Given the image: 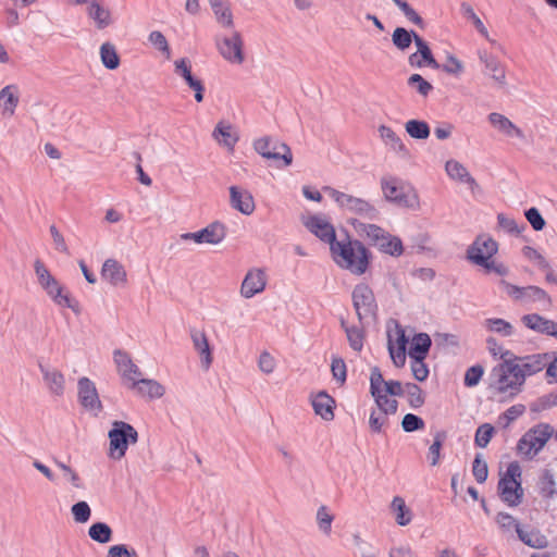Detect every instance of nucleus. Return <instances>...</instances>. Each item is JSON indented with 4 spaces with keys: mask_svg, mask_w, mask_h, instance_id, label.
Masks as SVG:
<instances>
[{
    "mask_svg": "<svg viewBox=\"0 0 557 557\" xmlns=\"http://www.w3.org/2000/svg\"><path fill=\"white\" fill-rule=\"evenodd\" d=\"M497 495L503 503L509 507H517L523 502L524 490L522 483H511L499 479L497 483Z\"/></svg>",
    "mask_w": 557,
    "mask_h": 557,
    "instance_id": "nucleus-17",
    "label": "nucleus"
},
{
    "mask_svg": "<svg viewBox=\"0 0 557 557\" xmlns=\"http://www.w3.org/2000/svg\"><path fill=\"white\" fill-rule=\"evenodd\" d=\"M447 440V432L438 430L434 434L433 443L429 447V458L431 466H437L441 460V450Z\"/></svg>",
    "mask_w": 557,
    "mask_h": 557,
    "instance_id": "nucleus-42",
    "label": "nucleus"
},
{
    "mask_svg": "<svg viewBox=\"0 0 557 557\" xmlns=\"http://www.w3.org/2000/svg\"><path fill=\"white\" fill-rule=\"evenodd\" d=\"M408 62L412 67H423L430 66L433 70H440L441 64L435 60L432 50H428L426 52L416 51L411 53L408 58Z\"/></svg>",
    "mask_w": 557,
    "mask_h": 557,
    "instance_id": "nucleus-37",
    "label": "nucleus"
},
{
    "mask_svg": "<svg viewBox=\"0 0 557 557\" xmlns=\"http://www.w3.org/2000/svg\"><path fill=\"white\" fill-rule=\"evenodd\" d=\"M553 437V426L548 423H539L529 429L518 441L517 451L527 459H533Z\"/></svg>",
    "mask_w": 557,
    "mask_h": 557,
    "instance_id": "nucleus-6",
    "label": "nucleus"
},
{
    "mask_svg": "<svg viewBox=\"0 0 557 557\" xmlns=\"http://www.w3.org/2000/svg\"><path fill=\"white\" fill-rule=\"evenodd\" d=\"M497 224L500 228L511 235H518L525 228V224L523 222L521 223V226H519L516 220L508 218L504 213H498Z\"/></svg>",
    "mask_w": 557,
    "mask_h": 557,
    "instance_id": "nucleus-58",
    "label": "nucleus"
},
{
    "mask_svg": "<svg viewBox=\"0 0 557 557\" xmlns=\"http://www.w3.org/2000/svg\"><path fill=\"white\" fill-rule=\"evenodd\" d=\"M472 474L479 484L485 483L488 478V466L481 453H476L474 456L472 461Z\"/></svg>",
    "mask_w": 557,
    "mask_h": 557,
    "instance_id": "nucleus-50",
    "label": "nucleus"
},
{
    "mask_svg": "<svg viewBox=\"0 0 557 557\" xmlns=\"http://www.w3.org/2000/svg\"><path fill=\"white\" fill-rule=\"evenodd\" d=\"M225 237L226 226L219 221H214L197 232L183 233L181 235L182 240H194L196 244L210 245H218L222 243Z\"/></svg>",
    "mask_w": 557,
    "mask_h": 557,
    "instance_id": "nucleus-11",
    "label": "nucleus"
},
{
    "mask_svg": "<svg viewBox=\"0 0 557 557\" xmlns=\"http://www.w3.org/2000/svg\"><path fill=\"white\" fill-rule=\"evenodd\" d=\"M310 403L317 416H320L325 421L334 419L336 401L326 391H319L315 394L311 393Z\"/></svg>",
    "mask_w": 557,
    "mask_h": 557,
    "instance_id": "nucleus-16",
    "label": "nucleus"
},
{
    "mask_svg": "<svg viewBox=\"0 0 557 557\" xmlns=\"http://www.w3.org/2000/svg\"><path fill=\"white\" fill-rule=\"evenodd\" d=\"M484 323L490 332L497 333L502 336H511L513 334V326L504 319L491 318L486 319Z\"/></svg>",
    "mask_w": 557,
    "mask_h": 557,
    "instance_id": "nucleus-49",
    "label": "nucleus"
},
{
    "mask_svg": "<svg viewBox=\"0 0 557 557\" xmlns=\"http://www.w3.org/2000/svg\"><path fill=\"white\" fill-rule=\"evenodd\" d=\"M108 456L113 460H120L125 456L129 445L138 442L139 435L137 430L131 423L122 420H114L108 432Z\"/></svg>",
    "mask_w": 557,
    "mask_h": 557,
    "instance_id": "nucleus-4",
    "label": "nucleus"
},
{
    "mask_svg": "<svg viewBox=\"0 0 557 557\" xmlns=\"http://www.w3.org/2000/svg\"><path fill=\"white\" fill-rule=\"evenodd\" d=\"M524 411L525 407L523 405H513L499 414L498 422L503 425V428H507L511 422L522 416Z\"/></svg>",
    "mask_w": 557,
    "mask_h": 557,
    "instance_id": "nucleus-59",
    "label": "nucleus"
},
{
    "mask_svg": "<svg viewBox=\"0 0 557 557\" xmlns=\"http://www.w3.org/2000/svg\"><path fill=\"white\" fill-rule=\"evenodd\" d=\"M351 298L358 320L361 324H363L364 320L370 318L374 319L376 317L379 307L374 293L368 284H357L354 287Z\"/></svg>",
    "mask_w": 557,
    "mask_h": 557,
    "instance_id": "nucleus-9",
    "label": "nucleus"
},
{
    "mask_svg": "<svg viewBox=\"0 0 557 557\" xmlns=\"http://www.w3.org/2000/svg\"><path fill=\"white\" fill-rule=\"evenodd\" d=\"M414 36L416 30L398 26L393 32L392 41L398 50L405 51L411 46Z\"/></svg>",
    "mask_w": 557,
    "mask_h": 557,
    "instance_id": "nucleus-39",
    "label": "nucleus"
},
{
    "mask_svg": "<svg viewBox=\"0 0 557 557\" xmlns=\"http://www.w3.org/2000/svg\"><path fill=\"white\" fill-rule=\"evenodd\" d=\"M322 190L327 194L344 211L357 214L363 219L375 221L380 218V211L370 201L339 191L331 186H323Z\"/></svg>",
    "mask_w": 557,
    "mask_h": 557,
    "instance_id": "nucleus-5",
    "label": "nucleus"
},
{
    "mask_svg": "<svg viewBox=\"0 0 557 557\" xmlns=\"http://www.w3.org/2000/svg\"><path fill=\"white\" fill-rule=\"evenodd\" d=\"M330 250L335 263L355 275L364 274L373 258L372 252L362 242L349 237L346 243L335 242Z\"/></svg>",
    "mask_w": 557,
    "mask_h": 557,
    "instance_id": "nucleus-1",
    "label": "nucleus"
},
{
    "mask_svg": "<svg viewBox=\"0 0 557 557\" xmlns=\"http://www.w3.org/2000/svg\"><path fill=\"white\" fill-rule=\"evenodd\" d=\"M516 533L518 540L531 548L543 549L548 546L547 537L539 528L516 523Z\"/></svg>",
    "mask_w": 557,
    "mask_h": 557,
    "instance_id": "nucleus-18",
    "label": "nucleus"
},
{
    "mask_svg": "<svg viewBox=\"0 0 557 557\" xmlns=\"http://www.w3.org/2000/svg\"><path fill=\"white\" fill-rule=\"evenodd\" d=\"M480 62L484 64V73L491 76L500 87L506 85L505 67L502 65L497 57L486 50L478 51Z\"/></svg>",
    "mask_w": 557,
    "mask_h": 557,
    "instance_id": "nucleus-19",
    "label": "nucleus"
},
{
    "mask_svg": "<svg viewBox=\"0 0 557 557\" xmlns=\"http://www.w3.org/2000/svg\"><path fill=\"white\" fill-rule=\"evenodd\" d=\"M346 336L349 343V346L355 351H361L363 348L364 341V332L361 327L351 326L350 329H346Z\"/></svg>",
    "mask_w": 557,
    "mask_h": 557,
    "instance_id": "nucleus-60",
    "label": "nucleus"
},
{
    "mask_svg": "<svg viewBox=\"0 0 557 557\" xmlns=\"http://www.w3.org/2000/svg\"><path fill=\"white\" fill-rule=\"evenodd\" d=\"M35 273L38 280L39 285L42 289H48L51 284H54L55 277L50 273L47 267L37 259L34 263Z\"/></svg>",
    "mask_w": 557,
    "mask_h": 557,
    "instance_id": "nucleus-53",
    "label": "nucleus"
},
{
    "mask_svg": "<svg viewBox=\"0 0 557 557\" xmlns=\"http://www.w3.org/2000/svg\"><path fill=\"white\" fill-rule=\"evenodd\" d=\"M490 383H524L520 357L510 350L502 352L500 361L490 373Z\"/></svg>",
    "mask_w": 557,
    "mask_h": 557,
    "instance_id": "nucleus-7",
    "label": "nucleus"
},
{
    "mask_svg": "<svg viewBox=\"0 0 557 557\" xmlns=\"http://www.w3.org/2000/svg\"><path fill=\"white\" fill-rule=\"evenodd\" d=\"M52 301L62 308H69L75 313H79V302L74 299L70 293H64V287L54 280V284H51L48 289H44Z\"/></svg>",
    "mask_w": 557,
    "mask_h": 557,
    "instance_id": "nucleus-23",
    "label": "nucleus"
},
{
    "mask_svg": "<svg viewBox=\"0 0 557 557\" xmlns=\"http://www.w3.org/2000/svg\"><path fill=\"white\" fill-rule=\"evenodd\" d=\"M108 557H137V553L127 544H115L109 547Z\"/></svg>",
    "mask_w": 557,
    "mask_h": 557,
    "instance_id": "nucleus-64",
    "label": "nucleus"
},
{
    "mask_svg": "<svg viewBox=\"0 0 557 557\" xmlns=\"http://www.w3.org/2000/svg\"><path fill=\"white\" fill-rule=\"evenodd\" d=\"M12 89H16L13 85H8L0 90V101H3V113L12 115L18 104V97Z\"/></svg>",
    "mask_w": 557,
    "mask_h": 557,
    "instance_id": "nucleus-48",
    "label": "nucleus"
},
{
    "mask_svg": "<svg viewBox=\"0 0 557 557\" xmlns=\"http://www.w3.org/2000/svg\"><path fill=\"white\" fill-rule=\"evenodd\" d=\"M407 84L423 97H426L433 90L432 84L417 73L409 76Z\"/></svg>",
    "mask_w": 557,
    "mask_h": 557,
    "instance_id": "nucleus-55",
    "label": "nucleus"
},
{
    "mask_svg": "<svg viewBox=\"0 0 557 557\" xmlns=\"http://www.w3.org/2000/svg\"><path fill=\"white\" fill-rule=\"evenodd\" d=\"M488 122L502 134L508 137L523 138V132L516 126L507 116L492 112L487 116Z\"/></svg>",
    "mask_w": 557,
    "mask_h": 557,
    "instance_id": "nucleus-29",
    "label": "nucleus"
},
{
    "mask_svg": "<svg viewBox=\"0 0 557 557\" xmlns=\"http://www.w3.org/2000/svg\"><path fill=\"white\" fill-rule=\"evenodd\" d=\"M255 150L264 159L278 168H286L293 162L290 148L283 141L272 137H261L253 143Z\"/></svg>",
    "mask_w": 557,
    "mask_h": 557,
    "instance_id": "nucleus-8",
    "label": "nucleus"
},
{
    "mask_svg": "<svg viewBox=\"0 0 557 557\" xmlns=\"http://www.w3.org/2000/svg\"><path fill=\"white\" fill-rule=\"evenodd\" d=\"M350 224L357 233L366 235L369 244L375 246L382 253L392 257L403 255L404 245L398 236L392 235L376 224H367L357 219L351 220Z\"/></svg>",
    "mask_w": 557,
    "mask_h": 557,
    "instance_id": "nucleus-2",
    "label": "nucleus"
},
{
    "mask_svg": "<svg viewBox=\"0 0 557 557\" xmlns=\"http://www.w3.org/2000/svg\"><path fill=\"white\" fill-rule=\"evenodd\" d=\"M191 339L195 349L201 355V362L206 367H209L212 361V357L206 334L203 332L194 330L191 331Z\"/></svg>",
    "mask_w": 557,
    "mask_h": 557,
    "instance_id": "nucleus-35",
    "label": "nucleus"
},
{
    "mask_svg": "<svg viewBox=\"0 0 557 557\" xmlns=\"http://www.w3.org/2000/svg\"><path fill=\"white\" fill-rule=\"evenodd\" d=\"M537 491L544 500L554 499L557 496V482L553 470L543 469L537 481Z\"/></svg>",
    "mask_w": 557,
    "mask_h": 557,
    "instance_id": "nucleus-31",
    "label": "nucleus"
},
{
    "mask_svg": "<svg viewBox=\"0 0 557 557\" xmlns=\"http://www.w3.org/2000/svg\"><path fill=\"white\" fill-rule=\"evenodd\" d=\"M381 189L384 199L400 208L416 210L419 208L417 190L397 176H384L381 178Z\"/></svg>",
    "mask_w": 557,
    "mask_h": 557,
    "instance_id": "nucleus-3",
    "label": "nucleus"
},
{
    "mask_svg": "<svg viewBox=\"0 0 557 557\" xmlns=\"http://www.w3.org/2000/svg\"><path fill=\"white\" fill-rule=\"evenodd\" d=\"M548 358L549 356L545 352L520 357L523 381L545 369Z\"/></svg>",
    "mask_w": 557,
    "mask_h": 557,
    "instance_id": "nucleus-27",
    "label": "nucleus"
},
{
    "mask_svg": "<svg viewBox=\"0 0 557 557\" xmlns=\"http://www.w3.org/2000/svg\"><path fill=\"white\" fill-rule=\"evenodd\" d=\"M523 385H488L490 398L497 401H509L523 391Z\"/></svg>",
    "mask_w": 557,
    "mask_h": 557,
    "instance_id": "nucleus-33",
    "label": "nucleus"
},
{
    "mask_svg": "<svg viewBox=\"0 0 557 557\" xmlns=\"http://www.w3.org/2000/svg\"><path fill=\"white\" fill-rule=\"evenodd\" d=\"M382 385H370V394L381 413L385 416L395 414L398 409V401L383 392Z\"/></svg>",
    "mask_w": 557,
    "mask_h": 557,
    "instance_id": "nucleus-26",
    "label": "nucleus"
},
{
    "mask_svg": "<svg viewBox=\"0 0 557 557\" xmlns=\"http://www.w3.org/2000/svg\"><path fill=\"white\" fill-rule=\"evenodd\" d=\"M406 394L411 408L418 409L424 405L425 393L421 389V385H406Z\"/></svg>",
    "mask_w": 557,
    "mask_h": 557,
    "instance_id": "nucleus-54",
    "label": "nucleus"
},
{
    "mask_svg": "<svg viewBox=\"0 0 557 557\" xmlns=\"http://www.w3.org/2000/svg\"><path fill=\"white\" fill-rule=\"evenodd\" d=\"M460 12L463 15V17H466L467 20H470L473 23L475 29L483 37H485L492 44H495L494 40L490 39L487 28L484 26V24L481 21V18L475 14V12H474L473 8L471 7V4H469L468 2H461V4H460Z\"/></svg>",
    "mask_w": 557,
    "mask_h": 557,
    "instance_id": "nucleus-44",
    "label": "nucleus"
},
{
    "mask_svg": "<svg viewBox=\"0 0 557 557\" xmlns=\"http://www.w3.org/2000/svg\"><path fill=\"white\" fill-rule=\"evenodd\" d=\"M131 392L143 398H147L149 400L160 398L165 393L164 385H127Z\"/></svg>",
    "mask_w": 557,
    "mask_h": 557,
    "instance_id": "nucleus-38",
    "label": "nucleus"
},
{
    "mask_svg": "<svg viewBox=\"0 0 557 557\" xmlns=\"http://www.w3.org/2000/svg\"><path fill=\"white\" fill-rule=\"evenodd\" d=\"M498 284L515 301L541 302L545 308L550 307L553 304L550 296L539 286L529 285L520 287L507 282L506 280H500Z\"/></svg>",
    "mask_w": 557,
    "mask_h": 557,
    "instance_id": "nucleus-10",
    "label": "nucleus"
},
{
    "mask_svg": "<svg viewBox=\"0 0 557 557\" xmlns=\"http://www.w3.org/2000/svg\"><path fill=\"white\" fill-rule=\"evenodd\" d=\"M467 258L474 264L484 268L487 272H495L500 276H505L508 274V268L503 263H495L491 259L487 260V257H483L482 248L473 243L469 246L467 250Z\"/></svg>",
    "mask_w": 557,
    "mask_h": 557,
    "instance_id": "nucleus-20",
    "label": "nucleus"
},
{
    "mask_svg": "<svg viewBox=\"0 0 557 557\" xmlns=\"http://www.w3.org/2000/svg\"><path fill=\"white\" fill-rule=\"evenodd\" d=\"M406 132L414 139H426L430 136L431 128L425 121L409 120L405 124Z\"/></svg>",
    "mask_w": 557,
    "mask_h": 557,
    "instance_id": "nucleus-43",
    "label": "nucleus"
},
{
    "mask_svg": "<svg viewBox=\"0 0 557 557\" xmlns=\"http://www.w3.org/2000/svg\"><path fill=\"white\" fill-rule=\"evenodd\" d=\"M73 519L77 523H86L91 517V509L87 502L79 500L71 508Z\"/></svg>",
    "mask_w": 557,
    "mask_h": 557,
    "instance_id": "nucleus-57",
    "label": "nucleus"
},
{
    "mask_svg": "<svg viewBox=\"0 0 557 557\" xmlns=\"http://www.w3.org/2000/svg\"><path fill=\"white\" fill-rule=\"evenodd\" d=\"M495 434L496 429L493 424L487 422L480 424L474 433V446L479 448H485Z\"/></svg>",
    "mask_w": 557,
    "mask_h": 557,
    "instance_id": "nucleus-45",
    "label": "nucleus"
},
{
    "mask_svg": "<svg viewBox=\"0 0 557 557\" xmlns=\"http://www.w3.org/2000/svg\"><path fill=\"white\" fill-rule=\"evenodd\" d=\"M231 125L225 124L223 122L218 123L213 131V136L220 141L223 143L227 147H233L237 140V138L233 137L231 134Z\"/></svg>",
    "mask_w": 557,
    "mask_h": 557,
    "instance_id": "nucleus-56",
    "label": "nucleus"
},
{
    "mask_svg": "<svg viewBox=\"0 0 557 557\" xmlns=\"http://www.w3.org/2000/svg\"><path fill=\"white\" fill-rule=\"evenodd\" d=\"M392 509L396 515V522L398 525L405 527L411 522V510L406 505L404 498L400 496H395L392 502Z\"/></svg>",
    "mask_w": 557,
    "mask_h": 557,
    "instance_id": "nucleus-40",
    "label": "nucleus"
},
{
    "mask_svg": "<svg viewBox=\"0 0 557 557\" xmlns=\"http://www.w3.org/2000/svg\"><path fill=\"white\" fill-rule=\"evenodd\" d=\"M78 401L86 410L95 411L96 416L102 410L96 385H79Z\"/></svg>",
    "mask_w": 557,
    "mask_h": 557,
    "instance_id": "nucleus-30",
    "label": "nucleus"
},
{
    "mask_svg": "<svg viewBox=\"0 0 557 557\" xmlns=\"http://www.w3.org/2000/svg\"><path fill=\"white\" fill-rule=\"evenodd\" d=\"M381 137L384 139V141L387 145H391V147L397 151V152H404L407 153L408 150L400 139V137L388 126L381 125L379 128Z\"/></svg>",
    "mask_w": 557,
    "mask_h": 557,
    "instance_id": "nucleus-46",
    "label": "nucleus"
},
{
    "mask_svg": "<svg viewBox=\"0 0 557 557\" xmlns=\"http://www.w3.org/2000/svg\"><path fill=\"white\" fill-rule=\"evenodd\" d=\"M101 277L113 286H122L126 283V271L115 259H107L101 269Z\"/></svg>",
    "mask_w": 557,
    "mask_h": 557,
    "instance_id": "nucleus-24",
    "label": "nucleus"
},
{
    "mask_svg": "<svg viewBox=\"0 0 557 557\" xmlns=\"http://www.w3.org/2000/svg\"><path fill=\"white\" fill-rule=\"evenodd\" d=\"M522 469L518 461H511L504 473H500L499 479H505L513 484L522 483L521 479Z\"/></svg>",
    "mask_w": 557,
    "mask_h": 557,
    "instance_id": "nucleus-63",
    "label": "nucleus"
},
{
    "mask_svg": "<svg viewBox=\"0 0 557 557\" xmlns=\"http://www.w3.org/2000/svg\"><path fill=\"white\" fill-rule=\"evenodd\" d=\"M88 16L92 18L99 29L108 27L111 23L110 11L101 7L96 0H90Z\"/></svg>",
    "mask_w": 557,
    "mask_h": 557,
    "instance_id": "nucleus-36",
    "label": "nucleus"
},
{
    "mask_svg": "<svg viewBox=\"0 0 557 557\" xmlns=\"http://www.w3.org/2000/svg\"><path fill=\"white\" fill-rule=\"evenodd\" d=\"M521 321L528 329L549 336H553L557 329V322L548 320L539 313L524 314Z\"/></svg>",
    "mask_w": 557,
    "mask_h": 557,
    "instance_id": "nucleus-25",
    "label": "nucleus"
},
{
    "mask_svg": "<svg viewBox=\"0 0 557 557\" xmlns=\"http://www.w3.org/2000/svg\"><path fill=\"white\" fill-rule=\"evenodd\" d=\"M554 406H557V392L540 396L536 400L530 404V410L532 412H541Z\"/></svg>",
    "mask_w": 557,
    "mask_h": 557,
    "instance_id": "nucleus-52",
    "label": "nucleus"
},
{
    "mask_svg": "<svg viewBox=\"0 0 557 557\" xmlns=\"http://www.w3.org/2000/svg\"><path fill=\"white\" fill-rule=\"evenodd\" d=\"M426 358H410V369L413 377L422 382L429 375V368L425 363Z\"/></svg>",
    "mask_w": 557,
    "mask_h": 557,
    "instance_id": "nucleus-61",
    "label": "nucleus"
},
{
    "mask_svg": "<svg viewBox=\"0 0 557 557\" xmlns=\"http://www.w3.org/2000/svg\"><path fill=\"white\" fill-rule=\"evenodd\" d=\"M401 429L406 433H412L417 431H422L425 428L424 420L414 413H406L400 422Z\"/></svg>",
    "mask_w": 557,
    "mask_h": 557,
    "instance_id": "nucleus-51",
    "label": "nucleus"
},
{
    "mask_svg": "<svg viewBox=\"0 0 557 557\" xmlns=\"http://www.w3.org/2000/svg\"><path fill=\"white\" fill-rule=\"evenodd\" d=\"M396 337L394 339L391 332L387 333V348L393 363L399 368L405 366L407 356V345L409 338L405 330L396 322Z\"/></svg>",
    "mask_w": 557,
    "mask_h": 557,
    "instance_id": "nucleus-13",
    "label": "nucleus"
},
{
    "mask_svg": "<svg viewBox=\"0 0 557 557\" xmlns=\"http://www.w3.org/2000/svg\"><path fill=\"white\" fill-rule=\"evenodd\" d=\"M88 536L99 544H107L113 540V530L107 522L96 521L89 527Z\"/></svg>",
    "mask_w": 557,
    "mask_h": 557,
    "instance_id": "nucleus-34",
    "label": "nucleus"
},
{
    "mask_svg": "<svg viewBox=\"0 0 557 557\" xmlns=\"http://www.w3.org/2000/svg\"><path fill=\"white\" fill-rule=\"evenodd\" d=\"M209 2L219 22L227 27L233 26L232 12L224 2L222 0H209Z\"/></svg>",
    "mask_w": 557,
    "mask_h": 557,
    "instance_id": "nucleus-47",
    "label": "nucleus"
},
{
    "mask_svg": "<svg viewBox=\"0 0 557 557\" xmlns=\"http://www.w3.org/2000/svg\"><path fill=\"white\" fill-rule=\"evenodd\" d=\"M100 58L103 66L108 70H115L120 65V57L111 42H104L100 47Z\"/></svg>",
    "mask_w": 557,
    "mask_h": 557,
    "instance_id": "nucleus-41",
    "label": "nucleus"
},
{
    "mask_svg": "<svg viewBox=\"0 0 557 557\" xmlns=\"http://www.w3.org/2000/svg\"><path fill=\"white\" fill-rule=\"evenodd\" d=\"M221 55L231 63L242 64L244 62V42L238 32L231 37H224L216 42Z\"/></svg>",
    "mask_w": 557,
    "mask_h": 557,
    "instance_id": "nucleus-15",
    "label": "nucleus"
},
{
    "mask_svg": "<svg viewBox=\"0 0 557 557\" xmlns=\"http://www.w3.org/2000/svg\"><path fill=\"white\" fill-rule=\"evenodd\" d=\"M524 216L534 231H542L545 227L546 222L537 208L531 207L527 209Z\"/></svg>",
    "mask_w": 557,
    "mask_h": 557,
    "instance_id": "nucleus-62",
    "label": "nucleus"
},
{
    "mask_svg": "<svg viewBox=\"0 0 557 557\" xmlns=\"http://www.w3.org/2000/svg\"><path fill=\"white\" fill-rule=\"evenodd\" d=\"M267 285L265 273L260 270H251L249 271L240 287V294L245 298H252L255 295L264 290Z\"/></svg>",
    "mask_w": 557,
    "mask_h": 557,
    "instance_id": "nucleus-21",
    "label": "nucleus"
},
{
    "mask_svg": "<svg viewBox=\"0 0 557 557\" xmlns=\"http://www.w3.org/2000/svg\"><path fill=\"white\" fill-rule=\"evenodd\" d=\"M447 175L455 181L469 185L470 189L474 191L479 188V185L474 177L468 172V170L456 160H448L445 164Z\"/></svg>",
    "mask_w": 557,
    "mask_h": 557,
    "instance_id": "nucleus-28",
    "label": "nucleus"
},
{
    "mask_svg": "<svg viewBox=\"0 0 557 557\" xmlns=\"http://www.w3.org/2000/svg\"><path fill=\"white\" fill-rule=\"evenodd\" d=\"M432 346V339L429 334L420 332L413 335L408 356L409 358H426Z\"/></svg>",
    "mask_w": 557,
    "mask_h": 557,
    "instance_id": "nucleus-32",
    "label": "nucleus"
},
{
    "mask_svg": "<svg viewBox=\"0 0 557 557\" xmlns=\"http://www.w3.org/2000/svg\"><path fill=\"white\" fill-rule=\"evenodd\" d=\"M302 224L320 240L329 244L330 247L337 242L334 226L319 215L302 216Z\"/></svg>",
    "mask_w": 557,
    "mask_h": 557,
    "instance_id": "nucleus-14",
    "label": "nucleus"
},
{
    "mask_svg": "<svg viewBox=\"0 0 557 557\" xmlns=\"http://www.w3.org/2000/svg\"><path fill=\"white\" fill-rule=\"evenodd\" d=\"M113 357L119 372L128 383H158L153 379L144 377L139 368L133 362L126 351L116 349Z\"/></svg>",
    "mask_w": 557,
    "mask_h": 557,
    "instance_id": "nucleus-12",
    "label": "nucleus"
},
{
    "mask_svg": "<svg viewBox=\"0 0 557 557\" xmlns=\"http://www.w3.org/2000/svg\"><path fill=\"white\" fill-rule=\"evenodd\" d=\"M230 201L233 209L245 215H250L256 208L251 193L235 185L230 187Z\"/></svg>",
    "mask_w": 557,
    "mask_h": 557,
    "instance_id": "nucleus-22",
    "label": "nucleus"
}]
</instances>
